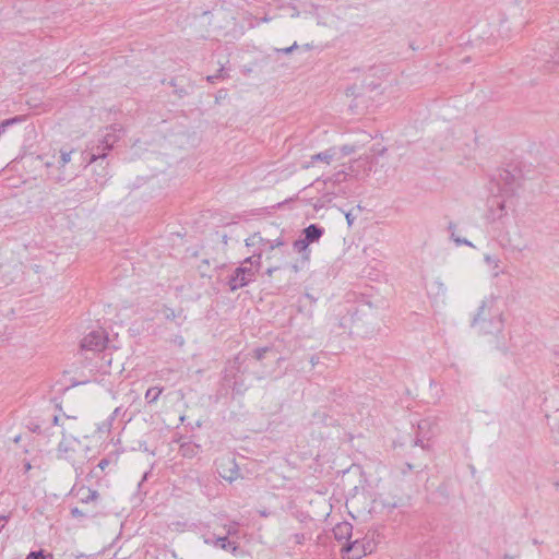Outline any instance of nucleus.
<instances>
[{
	"instance_id": "f03ea898",
	"label": "nucleus",
	"mask_w": 559,
	"mask_h": 559,
	"mask_svg": "<svg viewBox=\"0 0 559 559\" xmlns=\"http://www.w3.org/2000/svg\"><path fill=\"white\" fill-rule=\"evenodd\" d=\"M261 263V253H252L243 260L242 264L237 267L228 280V286L231 292L247 286L255 278V273Z\"/></svg>"
},
{
	"instance_id": "f257e3e1",
	"label": "nucleus",
	"mask_w": 559,
	"mask_h": 559,
	"mask_svg": "<svg viewBox=\"0 0 559 559\" xmlns=\"http://www.w3.org/2000/svg\"><path fill=\"white\" fill-rule=\"evenodd\" d=\"M497 297L486 296L472 319V326L477 328L479 333H498L503 328L502 313L495 309Z\"/></svg>"
},
{
	"instance_id": "20e7f679",
	"label": "nucleus",
	"mask_w": 559,
	"mask_h": 559,
	"mask_svg": "<svg viewBox=\"0 0 559 559\" xmlns=\"http://www.w3.org/2000/svg\"><path fill=\"white\" fill-rule=\"evenodd\" d=\"M246 246L257 248L258 253L262 254L263 251H273L284 247L285 241L282 237L276 239H264L260 233H254L246 239ZM253 253H257V251H253Z\"/></svg>"
},
{
	"instance_id": "6e6d98bb",
	"label": "nucleus",
	"mask_w": 559,
	"mask_h": 559,
	"mask_svg": "<svg viewBox=\"0 0 559 559\" xmlns=\"http://www.w3.org/2000/svg\"><path fill=\"white\" fill-rule=\"evenodd\" d=\"M369 86H370L371 88H376V87H377V85H376V84H373V83H370V84H369Z\"/></svg>"
},
{
	"instance_id": "f3484780",
	"label": "nucleus",
	"mask_w": 559,
	"mask_h": 559,
	"mask_svg": "<svg viewBox=\"0 0 559 559\" xmlns=\"http://www.w3.org/2000/svg\"><path fill=\"white\" fill-rule=\"evenodd\" d=\"M336 156V150L335 148H329L323 152H320L318 154H314L311 156V162H322L325 164H330L332 160H334Z\"/></svg>"
},
{
	"instance_id": "58836bf2",
	"label": "nucleus",
	"mask_w": 559,
	"mask_h": 559,
	"mask_svg": "<svg viewBox=\"0 0 559 559\" xmlns=\"http://www.w3.org/2000/svg\"><path fill=\"white\" fill-rule=\"evenodd\" d=\"M345 218L347 221L348 226H352L354 224L355 217L353 216V214L350 212H347L345 214Z\"/></svg>"
},
{
	"instance_id": "a18cd8bd",
	"label": "nucleus",
	"mask_w": 559,
	"mask_h": 559,
	"mask_svg": "<svg viewBox=\"0 0 559 559\" xmlns=\"http://www.w3.org/2000/svg\"><path fill=\"white\" fill-rule=\"evenodd\" d=\"M24 468H25V472H28L32 468L31 463H28V462L25 463Z\"/></svg>"
},
{
	"instance_id": "6ab92c4d",
	"label": "nucleus",
	"mask_w": 559,
	"mask_h": 559,
	"mask_svg": "<svg viewBox=\"0 0 559 559\" xmlns=\"http://www.w3.org/2000/svg\"><path fill=\"white\" fill-rule=\"evenodd\" d=\"M200 447L193 442H183L180 444L179 452L183 457L192 459L199 453Z\"/></svg>"
},
{
	"instance_id": "09e8293b",
	"label": "nucleus",
	"mask_w": 559,
	"mask_h": 559,
	"mask_svg": "<svg viewBox=\"0 0 559 559\" xmlns=\"http://www.w3.org/2000/svg\"><path fill=\"white\" fill-rule=\"evenodd\" d=\"M310 362L314 366L317 364L316 357L312 356L311 359H310Z\"/></svg>"
},
{
	"instance_id": "0eeeda50",
	"label": "nucleus",
	"mask_w": 559,
	"mask_h": 559,
	"mask_svg": "<svg viewBox=\"0 0 559 559\" xmlns=\"http://www.w3.org/2000/svg\"><path fill=\"white\" fill-rule=\"evenodd\" d=\"M372 168V160L369 156H360L357 159H354L347 170L349 173L350 178H364L369 175Z\"/></svg>"
},
{
	"instance_id": "ea45409f",
	"label": "nucleus",
	"mask_w": 559,
	"mask_h": 559,
	"mask_svg": "<svg viewBox=\"0 0 559 559\" xmlns=\"http://www.w3.org/2000/svg\"><path fill=\"white\" fill-rule=\"evenodd\" d=\"M280 269H282V266H271V267H269V269L266 270V274H267L269 276H272V275H273V273H274L275 271L280 270Z\"/></svg>"
},
{
	"instance_id": "1a4fd4ad",
	"label": "nucleus",
	"mask_w": 559,
	"mask_h": 559,
	"mask_svg": "<svg viewBox=\"0 0 559 559\" xmlns=\"http://www.w3.org/2000/svg\"><path fill=\"white\" fill-rule=\"evenodd\" d=\"M445 294L447 287L439 280L430 282L427 286V295L435 305L444 304Z\"/></svg>"
},
{
	"instance_id": "4c0bfd02",
	"label": "nucleus",
	"mask_w": 559,
	"mask_h": 559,
	"mask_svg": "<svg viewBox=\"0 0 559 559\" xmlns=\"http://www.w3.org/2000/svg\"><path fill=\"white\" fill-rule=\"evenodd\" d=\"M121 414V407L115 408L112 414L109 417V421L111 423L116 417H118Z\"/></svg>"
},
{
	"instance_id": "8fccbe9b",
	"label": "nucleus",
	"mask_w": 559,
	"mask_h": 559,
	"mask_svg": "<svg viewBox=\"0 0 559 559\" xmlns=\"http://www.w3.org/2000/svg\"><path fill=\"white\" fill-rule=\"evenodd\" d=\"M8 515H0V521H7L8 520Z\"/></svg>"
},
{
	"instance_id": "cd10ccee",
	"label": "nucleus",
	"mask_w": 559,
	"mask_h": 559,
	"mask_svg": "<svg viewBox=\"0 0 559 559\" xmlns=\"http://www.w3.org/2000/svg\"><path fill=\"white\" fill-rule=\"evenodd\" d=\"M485 262L492 269H498L500 264V260L497 257L486 254L485 255Z\"/></svg>"
},
{
	"instance_id": "a19ab883",
	"label": "nucleus",
	"mask_w": 559,
	"mask_h": 559,
	"mask_svg": "<svg viewBox=\"0 0 559 559\" xmlns=\"http://www.w3.org/2000/svg\"><path fill=\"white\" fill-rule=\"evenodd\" d=\"M294 537H295V542L297 544H301L304 542V539H305L304 534H296Z\"/></svg>"
},
{
	"instance_id": "aec40b11",
	"label": "nucleus",
	"mask_w": 559,
	"mask_h": 559,
	"mask_svg": "<svg viewBox=\"0 0 559 559\" xmlns=\"http://www.w3.org/2000/svg\"><path fill=\"white\" fill-rule=\"evenodd\" d=\"M349 177V173L347 168H344L342 170H338L337 173L333 174L332 176L325 178L323 180L324 185L328 187L329 185L333 186L335 183L344 182Z\"/></svg>"
},
{
	"instance_id": "ddd939ff",
	"label": "nucleus",
	"mask_w": 559,
	"mask_h": 559,
	"mask_svg": "<svg viewBox=\"0 0 559 559\" xmlns=\"http://www.w3.org/2000/svg\"><path fill=\"white\" fill-rule=\"evenodd\" d=\"M309 245L305 238L297 239L293 243L294 250L301 254V264H307L310 260Z\"/></svg>"
},
{
	"instance_id": "9d476101",
	"label": "nucleus",
	"mask_w": 559,
	"mask_h": 559,
	"mask_svg": "<svg viewBox=\"0 0 559 559\" xmlns=\"http://www.w3.org/2000/svg\"><path fill=\"white\" fill-rule=\"evenodd\" d=\"M120 131L121 129L117 126H110L106 128L105 134L103 135L102 140H99L103 145V151H110L114 147L115 143L120 138L118 134Z\"/></svg>"
},
{
	"instance_id": "e433bc0d",
	"label": "nucleus",
	"mask_w": 559,
	"mask_h": 559,
	"mask_svg": "<svg viewBox=\"0 0 559 559\" xmlns=\"http://www.w3.org/2000/svg\"><path fill=\"white\" fill-rule=\"evenodd\" d=\"M110 461L108 459H102L99 463L97 464V467L102 471H104L108 465Z\"/></svg>"
},
{
	"instance_id": "de8ad7c7",
	"label": "nucleus",
	"mask_w": 559,
	"mask_h": 559,
	"mask_svg": "<svg viewBox=\"0 0 559 559\" xmlns=\"http://www.w3.org/2000/svg\"><path fill=\"white\" fill-rule=\"evenodd\" d=\"M414 444H415V445H418V444H419V437H418V436H416V437H415V439H414Z\"/></svg>"
},
{
	"instance_id": "412c9836",
	"label": "nucleus",
	"mask_w": 559,
	"mask_h": 559,
	"mask_svg": "<svg viewBox=\"0 0 559 559\" xmlns=\"http://www.w3.org/2000/svg\"><path fill=\"white\" fill-rule=\"evenodd\" d=\"M448 229L450 231L451 239L456 243V246H468L474 247L471 241H468L465 238L457 237V234H455L456 225L452 222L449 223Z\"/></svg>"
},
{
	"instance_id": "3c124183",
	"label": "nucleus",
	"mask_w": 559,
	"mask_h": 559,
	"mask_svg": "<svg viewBox=\"0 0 559 559\" xmlns=\"http://www.w3.org/2000/svg\"><path fill=\"white\" fill-rule=\"evenodd\" d=\"M503 559H513V557H512V556H510V555H504V556H503Z\"/></svg>"
},
{
	"instance_id": "5fc2aeb1",
	"label": "nucleus",
	"mask_w": 559,
	"mask_h": 559,
	"mask_svg": "<svg viewBox=\"0 0 559 559\" xmlns=\"http://www.w3.org/2000/svg\"><path fill=\"white\" fill-rule=\"evenodd\" d=\"M385 151H386V148H385V147H382V148L379 151V153H380V154H383Z\"/></svg>"
},
{
	"instance_id": "c9c22d12",
	"label": "nucleus",
	"mask_w": 559,
	"mask_h": 559,
	"mask_svg": "<svg viewBox=\"0 0 559 559\" xmlns=\"http://www.w3.org/2000/svg\"><path fill=\"white\" fill-rule=\"evenodd\" d=\"M104 174L99 176V178L96 179V182L99 183V186H104L107 179V170L103 168Z\"/></svg>"
},
{
	"instance_id": "4be33fe9",
	"label": "nucleus",
	"mask_w": 559,
	"mask_h": 559,
	"mask_svg": "<svg viewBox=\"0 0 559 559\" xmlns=\"http://www.w3.org/2000/svg\"><path fill=\"white\" fill-rule=\"evenodd\" d=\"M425 421L427 423L428 425V430L424 433L423 437H427L428 439L433 436L436 432L439 431L438 429V421H437V418L436 417H432V416H428ZM424 430V428L421 427V431Z\"/></svg>"
},
{
	"instance_id": "7c9ffc66",
	"label": "nucleus",
	"mask_w": 559,
	"mask_h": 559,
	"mask_svg": "<svg viewBox=\"0 0 559 559\" xmlns=\"http://www.w3.org/2000/svg\"><path fill=\"white\" fill-rule=\"evenodd\" d=\"M305 264L300 263H286L282 267H288L292 272L297 273Z\"/></svg>"
},
{
	"instance_id": "393cba45",
	"label": "nucleus",
	"mask_w": 559,
	"mask_h": 559,
	"mask_svg": "<svg viewBox=\"0 0 559 559\" xmlns=\"http://www.w3.org/2000/svg\"><path fill=\"white\" fill-rule=\"evenodd\" d=\"M23 120H24V118L22 116H15L13 118H9V119L1 121L0 122V136L5 132V130L9 127L20 123Z\"/></svg>"
},
{
	"instance_id": "f704fd0d",
	"label": "nucleus",
	"mask_w": 559,
	"mask_h": 559,
	"mask_svg": "<svg viewBox=\"0 0 559 559\" xmlns=\"http://www.w3.org/2000/svg\"><path fill=\"white\" fill-rule=\"evenodd\" d=\"M354 152H355L354 146H350V145H343V146L341 147V153H342V155H349V154H352V153H354Z\"/></svg>"
},
{
	"instance_id": "72a5a7b5",
	"label": "nucleus",
	"mask_w": 559,
	"mask_h": 559,
	"mask_svg": "<svg viewBox=\"0 0 559 559\" xmlns=\"http://www.w3.org/2000/svg\"><path fill=\"white\" fill-rule=\"evenodd\" d=\"M267 352V347H261V348H257L254 350V357L258 359V360H261L263 359L265 353Z\"/></svg>"
},
{
	"instance_id": "49530a36",
	"label": "nucleus",
	"mask_w": 559,
	"mask_h": 559,
	"mask_svg": "<svg viewBox=\"0 0 559 559\" xmlns=\"http://www.w3.org/2000/svg\"><path fill=\"white\" fill-rule=\"evenodd\" d=\"M260 515L266 518L269 515V512L266 510L260 511Z\"/></svg>"
},
{
	"instance_id": "5701e85b",
	"label": "nucleus",
	"mask_w": 559,
	"mask_h": 559,
	"mask_svg": "<svg viewBox=\"0 0 559 559\" xmlns=\"http://www.w3.org/2000/svg\"><path fill=\"white\" fill-rule=\"evenodd\" d=\"M162 392H163V388H159V386L148 388L147 391L145 392V401L148 404H153V403L157 402Z\"/></svg>"
},
{
	"instance_id": "864d4df0",
	"label": "nucleus",
	"mask_w": 559,
	"mask_h": 559,
	"mask_svg": "<svg viewBox=\"0 0 559 559\" xmlns=\"http://www.w3.org/2000/svg\"><path fill=\"white\" fill-rule=\"evenodd\" d=\"M223 242L227 243V236L226 235L223 236Z\"/></svg>"
},
{
	"instance_id": "2f4dec72",
	"label": "nucleus",
	"mask_w": 559,
	"mask_h": 559,
	"mask_svg": "<svg viewBox=\"0 0 559 559\" xmlns=\"http://www.w3.org/2000/svg\"><path fill=\"white\" fill-rule=\"evenodd\" d=\"M298 48V44L295 41L292 46L287 47V48H276L275 51L276 52H282V53H290L293 52L294 50H296Z\"/></svg>"
},
{
	"instance_id": "f8f14e48",
	"label": "nucleus",
	"mask_w": 559,
	"mask_h": 559,
	"mask_svg": "<svg viewBox=\"0 0 559 559\" xmlns=\"http://www.w3.org/2000/svg\"><path fill=\"white\" fill-rule=\"evenodd\" d=\"M491 216L493 219H500L507 215L506 201L501 197L495 195L489 200Z\"/></svg>"
},
{
	"instance_id": "473e14b6",
	"label": "nucleus",
	"mask_w": 559,
	"mask_h": 559,
	"mask_svg": "<svg viewBox=\"0 0 559 559\" xmlns=\"http://www.w3.org/2000/svg\"><path fill=\"white\" fill-rule=\"evenodd\" d=\"M71 514L73 518H86L88 516L87 512H84L83 510H80L79 508H72Z\"/></svg>"
},
{
	"instance_id": "a878e982",
	"label": "nucleus",
	"mask_w": 559,
	"mask_h": 559,
	"mask_svg": "<svg viewBox=\"0 0 559 559\" xmlns=\"http://www.w3.org/2000/svg\"><path fill=\"white\" fill-rule=\"evenodd\" d=\"M227 76H228V73L226 72L225 68L222 66L218 69L217 73H215L213 75H207L206 81L213 84L217 80H223V79H226Z\"/></svg>"
},
{
	"instance_id": "c756f323",
	"label": "nucleus",
	"mask_w": 559,
	"mask_h": 559,
	"mask_svg": "<svg viewBox=\"0 0 559 559\" xmlns=\"http://www.w3.org/2000/svg\"><path fill=\"white\" fill-rule=\"evenodd\" d=\"M239 475V471H238V467L234 464V468L230 469V474L229 475H226V474H222V477L228 481H233L235 480Z\"/></svg>"
},
{
	"instance_id": "7ed1b4c3",
	"label": "nucleus",
	"mask_w": 559,
	"mask_h": 559,
	"mask_svg": "<svg viewBox=\"0 0 559 559\" xmlns=\"http://www.w3.org/2000/svg\"><path fill=\"white\" fill-rule=\"evenodd\" d=\"M72 153H73L72 150H70V151L61 150L59 152L58 156H56V155L52 156L53 160H51V162L47 160L45 163V166L47 168H55L56 169V173L55 171H50L49 173L50 177L56 182H63V181L69 180L71 175L67 174L66 166L71 162Z\"/></svg>"
},
{
	"instance_id": "2eb2a0df",
	"label": "nucleus",
	"mask_w": 559,
	"mask_h": 559,
	"mask_svg": "<svg viewBox=\"0 0 559 559\" xmlns=\"http://www.w3.org/2000/svg\"><path fill=\"white\" fill-rule=\"evenodd\" d=\"M323 234H324V229L317 224H311L304 229V235H305L304 238L309 243L318 241L322 237Z\"/></svg>"
},
{
	"instance_id": "6e6552de",
	"label": "nucleus",
	"mask_w": 559,
	"mask_h": 559,
	"mask_svg": "<svg viewBox=\"0 0 559 559\" xmlns=\"http://www.w3.org/2000/svg\"><path fill=\"white\" fill-rule=\"evenodd\" d=\"M202 538L206 545H211L223 550L230 551L233 554H235L238 550L237 543L230 542L227 536L215 537L214 534L209 533L204 534Z\"/></svg>"
},
{
	"instance_id": "b1692460",
	"label": "nucleus",
	"mask_w": 559,
	"mask_h": 559,
	"mask_svg": "<svg viewBox=\"0 0 559 559\" xmlns=\"http://www.w3.org/2000/svg\"><path fill=\"white\" fill-rule=\"evenodd\" d=\"M107 155V151H103V145L99 142L96 146L91 148L90 163H95L98 159H104Z\"/></svg>"
},
{
	"instance_id": "a211bd4d",
	"label": "nucleus",
	"mask_w": 559,
	"mask_h": 559,
	"mask_svg": "<svg viewBox=\"0 0 559 559\" xmlns=\"http://www.w3.org/2000/svg\"><path fill=\"white\" fill-rule=\"evenodd\" d=\"M343 550H345L346 552H353V558H356V559L366 555L364 545L359 540H355L353 543L346 544L343 547Z\"/></svg>"
},
{
	"instance_id": "37998d69",
	"label": "nucleus",
	"mask_w": 559,
	"mask_h": 559,
	"mask_svg": "<svg viewBox=\"0 0 559 559\" xmlns=\"http://www.w3.org/2000/svg\"><path fill=\"white\" fill-rule=\"evenodd\" d=\"M236 532H237V530H236L234 526H229V527L227 528V535H226V536L228 537V535H233V534H235Z\"/></svg>"
},
{
	"instance_id": "bb28decb",
	"label": "nucleus",
	"mask_w": 559,
	"mask_h": 559,
	"mask_svg": "<svg viewBox=\"0 0 559 559\" xmlns=\"http://www.w3.org/2000/svg\"><path fill=\"white\" fill-rule=\"evenodd\" d=\"M26 559H52V555L51 554L44 555L43 550L31 551L27 555Z\"/></svg>"
},
{
	"instance_id": "39448f33",
	"label": "nucleus",
	"mask_w": 559,
	"mask_h": 559,
	"mask_svg": "<svg viewBox=\"0 0 559 559\" xmlns=\"http://www.w3.org/2000/svg\"><path fill=\"white\" fill-rule=\"evenodd\" d=\"M362 310H347L343 316L341 313L333 319V331L336 333H345L347 330L350 332L353 328L359 329L360 319L357 317Z\"/></svg>"
},
{
	"instance_id": "c85d7f7f",
	"label": "nucleus",
	"mask_w": 559,
	"mask_h": 559,
	"mask_svg": "<svg viewBox=\"0 0 559 559\" xmlns=\"http://www.w3.org/2000/svg\"><path fill=\"white\" fill-rule=\"evenodd\" d=\"M28 429H29L31 431H33V432L41 433V432H44V431H45V429H46V428L44 427V425H43V424H39V423H37V421H33V420H32V421H29V424H28Z\"/></svg>"
},
{
	"instance_id": "4468645a",
	"label": "nucleus",
	"mask_w": 559,
	"mask_h": 559,
	"mask_svg": "<svg viewBox=\"0 0 559 559\" xmlns=\"http://www.w3.org/2000/svg\"><path fill=\"white\" fill-rule=\"evenodd\" d=\"M333 533L337 540H348L353 534V526L348 522L338 523L333 528Z\"/></svg>"
},
{
	"instance_id": "603ef678",
	"label": "nucleus",
	"mask_w": 559,
	"mask_h": 559,
	"mask_svg": "<svg viewBox=\"0 0 559 559\" xmlns=\"http://www.w3.org/2000/svg\"><path fill=\"white\" fill-rule=\"evenodd\" d=\"M510 176H511V175H510V173H509V171H504V177H506V179H508Z\"/></svg>"
},
{
	"instance_id": "9b49d317",
	"label": "nucleus",
	"mask_w": 559,
	"mask_h": 559,
	"mask_svg": "<svg viewBox=\"0 0 559 559\" xmlns=\"http://www.w3.org/2000/svg\"><path fill=\"white\" fill-rule=\"evenodd\" d=\"M80 442L76 438L63 436L62 440L58 444V453L64 459H71V453L75 451V447Z\"/></svg>"
},
{
	"instance_id": "79ce46f5",
	"label": "nucleus",
	"mask_w": 559,
	"mask_h": 559,
	"mask_svg": "<svg viewBox=\"0 0 559 559\" xmlns=\"http://www.w3.org/2000/svg\"><path fill=\"white\" fill-rule=\"evenodd\" d=\"M102 359H103V360H104L108 366H110V365H111V358H110V357H108V354H106V353H105V354L103 355Z\"/></svg>"
},
{
	"instance_id": "dca6fc26",
	"label": "nucleus",
	"mask_w": 559,
	"mask_h": 559,
	"mask_svg": "<svg viewBox=\"0 0 559 559\" xmlns=\"http://www.w3.org/2000/svg\"><path fill=\"white\" fill-rule=\"evenodd\" d=\"M76 496L82 503L95 502L99 498L97 490L82 487L78 490Z\"/></svg>"
},
{
	"instance_id": "423d86ee",
	"label": "nucleus",
	"mask_w": 559,
	"mask_h": 559,
	"mask_svg": "<svg viewBox=\"0 0 559 559\" xmlns=\"http://www.w3.org/2000/svg\"><path fill=\"white\" fill-rule=\"evenodd\" d=\"M108 337L103 330L92 331L81 342L83 350L102 352L106 348Z\"/></svg>"
},
{
	"instance_id": "c03bdc74",
	"label": "nucleus",
	"mask_w": 559,
	"mask_h": 559,
	"mask_svg": "<svg viewBox=\"0 0 559 559\" xmlns=\"http://www.w3.org/2000/svg\"><path fill=\"white\" fill-rule=\"evenodd\" d=\"M59 420H60V418L58 415H53L51 418L52 425H59Z\"/></svg>"
}]
</instances>
